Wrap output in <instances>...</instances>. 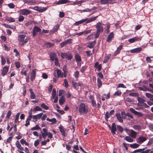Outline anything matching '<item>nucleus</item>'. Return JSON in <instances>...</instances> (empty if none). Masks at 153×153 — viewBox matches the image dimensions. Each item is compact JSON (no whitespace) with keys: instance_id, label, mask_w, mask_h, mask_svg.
I'll return each instance as SVG.
<instances>
[{"instance_id":"obj_45","label":"nucleus","mask_w":153,"mask_h":153,"mask_svg":"<svg viewBox=\"0 0 153 153\" xmlns=\"http://www.w3.org/2000/svg\"><path fill=\"white\" fill-rule=\"evenodd\" d=\"M7 20L11 22H15V19L12 17H9L7 19Z\"/></svg>"},{"instance_id":"obj_2","label":"nucleus","mask_w":153,"mask_h":153,"mask_svg":"<svg viewBox=\"0 0 153 153\" xmlns=\"http://www.w3.org/2000/svg\"><path fill=\"white\" fill-rule=\"evenodd\" d=\"M26 37V35L23 34L19 35L18 36V39L21 45L23 46L30 40V38L29 37H27L25 39Z\"/></svg>"},{"instance_id":"obj_39","label":"nucleus","mask_w":153,"mask_h":153,"mask_svg":"<svg viewBox=\"0 0 153 153\" xmlns=\"http://www.w3.org/2000/svg\"><path fill=\"white\" fill-rule=\"evenodd\" d=\"M33 110L35 111H42V109L41 108L38 106H37L34 108Z\"/></svg>"},{"instance_id":"obj_52","label":"nucleus","mask_w":153,"mask_h":153,"mask_svg":"<svg viewBox=\"0 0 153 153\" xmlns=\"http://www.w3.org/2000/svg\"><path fill=\"white\" fill-rule=\"evenodd\" d=\"M153 143V138L150 139L148 143L147 144V146H149L151 145Z\"/></svg>"},{"instance_id":"obj_22","label":"nucleus","mask_w":153,"mask_h":153,"mask_svg":"<svg viewBox=\"0 0 153 153\" xmlns=\"http://www.w3.org/2000/svg\"><path fill=\"white\" fill-rule=\"evenodd\" d=\"M59 28V25L57 24L55 25L53 28V29L50 31V33L51 34H53L54 32L56 31Z\"/></svg>"},{"instance_id":"obj_46","label":"nucleus","mask_w":153,"mask_h":153,"mask_svg":"<svg viewBox=\"0 0 153 153\" xmlns=\"http://www.w3.org/2000/svg\"><path fill=\"white\" fill-rule=\"evenodd\" d=\"M97 85L99 88L101 87L102 85V83L101 80L99 79L98 78L97 79Z\"/></svg>"},{"instance_id":"obj_49","label":"nucleus","mask_w":153,"mask_h":153,"mask_svg":"<svg viewBox=\"0 0 153 153\" xmlns=\"http://www.w3.org/2000/svg\"><path fill=\"white\" fill-rule=\"evenodd\" d=\"M1 65H3L5 64V63H6L5 59L2 56H1Z\"/></svg>"},{"instance_id":"obj_34","label":"nucleus","mask_w":153,"mask_h":153,"mask_svg":"<svg viewBox=\"0 0 153 153\" xmlns=\"http://www.w3.org/2000/svg\"><path fill=\"white\" fill-rule=\"evenodd\" d=\"M95 67L97 69L98 71H100L101 69V64H99L98 62H97L95 65Z\"/></svg>"},{"instance_id":"obj_32","label":"nucleus","mask_w":153,"mask_h":153,"mask_svg":"<svg viewBox=\"0 0 153 153\" xmlns=\"http://www.w3.org/2000/svg\"><path fill=\"white\" fill-rule=\"evenodd\" d=\"M116 116L117 118V119L121 123L123 122V120L122 118L121 117L120 114V113H117L116 115Z\"/></svg>"},{"instance_id":"obj_24","label":"nucleus","mask_w":153,"mask_h":153,"mask_svg":"<svg viewBox=\"0 0 153 153\" xmlns=\"http://www.w3.org/2000/svg\"><path fill=\"white\" fill-rule=\"evenodd\" d=\"M114 34L113 32L111 33L107 37L106 41L107 42H109L113 38Z\"/></svg>"},{"instance_id":"obj_37","label":"nucleus","mask_w":153,"mask_h":153,"mask_svg":"<svg viewBox=\"0 0 153 153\" xmlns=\"http://www.w3.org/2000/svg\"><path fill=\"white\" fill-rule=\"evenodd\" d=\"M140 146L139 144H138L136 143L131 144L130 145V147L132 148L135 149L138 148Z\"/></svg>"},{"instance_id":"obj_29","label":"nucleus","mask_w":153,"mask_h":153,"mask_svg":"<svg viewBox=\"0 0 153 153\" xmlns=\"http://www.w3.org/2000/svg\"><path fill=\"white\" fill-rule=\"evenodd\" d=\"M96 41H94L93 42L89 43L87 45V47L90 48H92L94 47L96 43Z\"/></svg>"},{"instance_id":"obj_3","label":"nucleus","mask_w":153,"mask_h":153,"mask_svg":"<svg viewBox=\"0 0 153 153\" xmlns=\"http://www.w3.org/2000/svg\"><path fill=\"white\" fill-rule=\"evenodd\" d=\"M17 12L21 15H27L30 14L31 11L26 9H23L18 10Z\"/></svg>"},{"instance_id":"obj_63","label":"nucleus","mask_w":153,"mask_h":153,"mask_svg":"<svg viewBox=\"0 0 153 153\" xmlns=\"http://www.w3.org/2000/svg\"><path fill=\"white\" fill-rule=\"evenodd\" d=\"M91 9H90L89 8H86L85 9L81 10V12H89L91 11Z\"/></svg>"},{"instance_id":"obj_30","label":"nucleus","mask_w":153,"mask_h":153,"mask_svg":"<svg viewBox=\"0 0 153 153\" xmlns=\"http://www.w3.org/2000/svg\"><path fill=\"white\" fill-rule=\"evenodd\" d=\"M72 85L73 86V87L76 89L77 90L79 89L78 83L76 82H74V80H73L72 82Z\"/></svg>"},{"instance_id":"obj_18","label":"nucleus","mask_w":153,"mask_h":153,"mask_svg":"<svg viewBox=\"0 0 153 153\" xmlns=\"http://www.w3.org/2000/svg\"><path fill=\"white\" fill-rule=\"evenodd\" d=\"M142 49L140 47H138L130 50L131 53H137L140 51Z\"/></svg>"},{"instance_id":"obj_21","label":"nucleus","mask_w":153,"mask_h":153,"mask_svg":"<svg viewBox=\"0 0 153 153\" xmlns=\"http://www.w3.org/2000/svg\"><path fill=\"white\" fill-rule=\"evenodd\" d=\"M122 48L123 45H120L119 47L117 48V50L115 51L114 53L115 56H116L120 53Z\"/></svg>"},{"instance_id":"obj_25","label":"nucleus","mask_w":153,"mask_h":153,"mask_svg":"<svg viewBox=\"0 0 153 153\" xmlns=\"http://www.w3.org/2000/svg\"><path fill=\"white\" fill-rule=\"evenodd\" d=\"M56 71L57 76L58 77H60L62 78L63 77V73L60 70L58 69H56Z\"/></svg>"},{"instance_id":"obj_55","label":"nucleus","mask_w":153,"mask_h":153,"mask_svg":"<svg viewBox=\"0 0 153 153\" xmlns=\"http://www.w3.org/2000/svg\"><path fill=\"white\" fill-rule=\"evenodd\" d=\"M140 153H153V151H151L150 149H147L140 152Z\"/></svg>"},{"instance_id":"obj_44","label":"nucleus","mask_w":153,"mask_h":153,"mask_svg":"<svg viewBox=\"0 0 153 153\" xmlns=\"http://www.w3.org/2000/svg\"><path fill=\"white\" fill-rule=\"evenodd\" d=\"M39 129H40V128L38 125H36L35 126L31 128V130L32 131L35 130H39Z\"/></svg>"},{"instance_id":"obj_56","label":"nucleus","mask_w":153,"mask_h":153,"mask_svg":"<svg viewBox=\"0 0 153 153\" xmlns=\"http://www.w3.org/2000/svg\"><path fill=\"white\" fill-rule=\"evenodd\" d=\"M117 128L118 130L121 132H122L123 131V128L122 127L119 125L117 126Z\"/></svg>"},{"instance_id":"obj_1","label":"nucleus","mask_w":153,"mask_h":153,"mask_svg":"<svg viewBox=\"0 0 153 153\" xmlns=\"http://www.w3.org/2000/svg\"><path fill=\"white\" fill-rule=\"evenodd\" d=\"M79 111L80 115L87 114L88 112V106L84 103H81L79 106Z\"/></svg>"},{"instance_id":"obj_27","label":"nucleus","mask_w":153,"mask_h":153,"mask_svg":"<svg viewBox=\"0 0 153 153\" xmlns=\"http://www.w3.org/2000/svg\"><path fill=\"white\" fill-rule=\"evenodd\" d=\"M133 138H132L131 136H126L125 137V139L127 141L132 143L134 141Z\"/></svg>"},{"instance_id":"obj_4","label":"nucleus","mask_w":153,"mask_h":153,"mask_svg":"<svg viewBox=\"0 0 153 153\" xmlns=\"http://www.w3.org/2000/svg\"><path fill=\"white\" fill-rule=\"evenodd\" d=\"M30 8L32 9H34L35 10L37 11L40 12H43L46 10V9L45 7H41L39 6L31 7H30Z\"/></svg>"},{"instance_id":"obj_42","label":"nucleus","mask_w":153,"mask_h":153,"mask_svg":"<svg viewBox=\"0 0 153 153\" xmlns=\"http://www.w3.org/2000/svg\"><path fill=\"white\" fill-rule=\"evenodd\" d=\"M20 143L22 144H25V145L28 146L29 143H27L26 141L23 139H22L20 140Z\"/></svg>"},{"instance_id":"obj_53","label":"nucleus","mask_w":153,"mask_h":153,"mask_svg":"<svg viewBox=\"0 0 153 153\" xmlns=\"http://www.w3.org/2000/svg\"><path fill=\"white\" fill-rule=\"evenodd\" d=\"M66 58L69 60H71L72 59V57L70 53H66Z\"/></svg>"},{"instance_id":"obj_13","label":"nucleus","mask_w":153,"mask_h":153,"mask_svg":"<svg viewBox=\"0 0 153 153\" xmlns=\"http://www.w3.org/2000/svg\"><path fill=\"white\" fill-rule=\"evenodd\" d=\"M130 136L133 139H135L137 137V132L132 129H130V132L129 133Z\"/></svg>"},{"instance_id":"obj_51","label":"nucleus","mask_w":153,"mask_h":153,"mask_svg":"<svg viewBox=\"0 0 153 153\" xmlns=\"http://www.w3.org/2000/svg\"><path fill=\"white\" fill-rule=\"evenodd\" d=\"M121 94V92L120 91L118 90L117 91H116L114 93V94L113 95L114 96H119Z\"/></svg>"},{"instance_id":"obj_62","label":"nucleus","mask_w":153,"mask_h":153,"mask_svg":"<svg viewBox=\"0 0 153 153\" xmlns=\"http://www.w3.org/2000/svg\"><path fill=\"white\" fill-rule=\"evenodd\" d=\"M126 88V87L123 84H119L117 85V88Z\"/></svg>"},{"instance_id":"obj_36","label":"nucleus","mask_w":153,"mask_h":153,"mask_svg":"<svg viewBox=\"0 0 153 153\" xmlns=\"http://www.w3.org/2000/svg\"><path fill=\"white\" fill-rule=\"evenodd\" d=\"M2 25L6 27L7 28H9L13 29H14L15 28V27H11L10 25L7 24H2Z\"/></svg>"},{"instance_id":"obj_28","label":"nucleus","mask_w":153,"mask_h":153,"mask_svg":"<svg viewBox=\"0 0 153 153\" xmlns=\"http://www.w3.org/2000/svg\"><path fill=\"white\" fill-rule=\"evenodd\" d=\"M16 145L19 149L21 150H24L23 148L21 146V145L20 144L19 142L17 140L16 143Z\"/></svg>"},{"instance_id":"obj_16","label":"nucleus","mask_w":153,"mask_h":153,"mask_svg":"<svg viewBox=\"0 0 153 153\" xmlns=\"http://www.w3.org/2000/svg\"><path fill=\"white\" fill-rule=\"evenodd\" d=\"M43 113H41L36 115H33V119L35 121H37L38 119H40L43 115Z\"/></svg>"},{"instance_id":"obj_47","label":"nucleus","mask_w":153,"mask_h":153,"mask_svg":"<svg viewBox=\"0 0 153 153\" xmlns=\"http://www.w3.org/2000/svg\"><path fill=\"white\" fill-rule=\"evenodd\" d=\"M138 103H142L145 101V100L142 97H138L137 98Z\"/></svg>"},{"instance_id":"obj_48","label":"nucleus","mask_w":153,"mask_h":153,"mask_svg":"<svg viewBox=\"0 0 153 153\" xmlns=\"http://www.w3.org/2000/svg\"><path fill=\"white\" fill-rule=\"evenodd\" d=\"M20 114L19 112L16 115V118L14 120V122L16 123L18 121V119L20 115Z\"/></svg>"},{"instance_id":"obj_38","label":"nucleus","mask_w":153,"mask_h":153,"mask_svg":"<svg viewBox=\"0 0 153 153\" xmlns=\"http://www.w3.org/2000/svg\"><path fill=\"white\" fill-rule=\"evenodd\" d=\"M75 58L77 62H79L81 60L80 56L78 54H76L75 55Z\"/></svg>"},{"instance_id":"obj_31","label":"nucleus","mask_w":153,"mask_h":153,"mask_svg":"<svg viewBox=\"0 0 153 153\" xmlns=\"http://www.w3.org/2000/svg\"><path fill=\"white\" fill-rule=\"evenodd\" d=\"M65 101V97L63 96H61L59 100V104L60 105H62Z\"/></svg>"},{"instance_id":"obj_60","label":"nucleus","mask_w":153,"mask_h":153,"mask_svg":"<svg viewBox=\"0 0 153 153\" xmlns=\"http://www.w3.org/2000/svg\"><path fill=\"white\" fill-rule=\"evenodd\" d=\"M29 115L28 117L27 118V120L30 121L31 120V119L33 118V115H32V114L31 113H29Z\"/></svg>"},{"instance_id":"obj_12","label":"nucleus","mask_w":153,"mask_h":153,"mask_svg":"<svg viewBox=\"0 0 153 153\" xmlns=\"http://www.w3.org/2000/svg\"><path fill=\"white\" fill-rule=\"evenodd\" d=\"M71 2V1L68 0H59L58 1L55 2V4L57 5L61 4H65L68 3H70Z\"/></svg>"},{"instance_id":"obj_40","label":"nucleus","mask_w":153,"mask_h":153,"mask_svg":"<svg viewBox=\"0 0 153 153\" xmlns=\"http://www.w3.org/2000/svg\"><path fill=\"white\" fill-rule=\"evenodd\" d=\"M41 107L42 108L46 110H48L49 109L48 107L44 103H42L41 104Z\"/></svg>"},{"instance_id":"obj_26","label":"nucleus","mask_w":153,"mask_h":153,"mask_svg":"<svg viewBox=\"0 0 153 153\" xmlns=\"http://www.w3.org/2000/svg\"><path fill=\"white\" fill-rule=\"evenodd\" d=\"M8 67L7 66H5L4 67L2 71V74L3 76L6 74L8 71Z\"/></svg>"},{"instance_id":"obj_54","label":"nucleus","mask_w":153,"mask_h":153,"mask_svg":"<svg viewBox=\"0 0 153 153\" xmlns=\"http://www.w3.org/2000/svg\"><path fill=\"white\" fill-rule=\"evenodd\" d=\"M83 19L81 20L76 22L75 23V25H78L80 24H82L84 22Z\"/></svg>"},{"instance_id":"obj_41","label":"nucleus","mask_w":153,"mask_h":153,"mask_svg":"<svg viewBox=\"0 0 153 153\" xmlns=\"http://www.w3.org/2000/svg\"><path fill=\"white\" fill-rule=\"evenodd\" d=\"M134 129L136 130H140L141 129V126L139 125L134 126H133Z\"/></svg>"},{"instance_id":"obj_14","label":"nucleus","mask_w":153,"mask_h":153,"mask_svg":"<svg viewBox=\"0 0 153 153\" xmlns=\"http://www.w3.org/2000/svg\"><path fill=\"white\" fill-rule=\"evenodd\" d=\"M41 30V29L39 27L36 26L34 27L33 30V36H35L36 34L37 33L40 32Z\"/></svg>"},{"instance_id":"obj_43","label":"nucleus","mask_w":153,"mask_h":153,"mask_svg":"<svg viewBox=\"0 0 153 153\" xmlns=\"http://www.w3.org/2000/svg\"><path fill=\"white\" fill-rule=\"evenodd\" d=\"M30 98L31 99H34L36 97V95H35L33 92L31 90H30Z\"/></svg>"},{"instance_id":"obj_35","label":"nucleus","mask_w":153,"mask_h":153,"mask_svg":"<svg viewBox=\"0 0 153 153\" xmlns=\"http://www.w3.org/2000/svg\"><path fill=\"white\" fill-rule=\"evenodd\" d=\"M59 129L60 132L61 133L62 135L64 136L65 135V131L63 128L62 126L61 125L59 127Z\"/></svg>"},{"instance_id":"obj_15","label":"nucleus","mask_w":153,"mask_h":153,"mask_svg":"<svg viewBox=\"0 0 153 153\" xmlns=\"http://www.w3.org/2000/svg\"><path fill=\"white\" fill-rule=\"evenodd\" d=\"M30 79L32 81H33L36 75V70L35 69L33 70L31 73L30 74Z\"/></svg>"},{"instance_id":"obj_59","label":"nucleus","mask_w":153,"mask_h":153,"mask_svg":"<svg viewBox=\"0 0 153 153\" xmlns=\"http://www.w3.org/2000/svg\"><path fill=\"white\" fill-rule=\"evenodd\" d=\"M64 82L65 84V87L66 88H68L69 85L68 81L66 79H64Z\"/></svg>"},{"instance_id":"obj_57","label":"nucleus","mask_w":153,"mask_h":153,"mask_svg":"<svg viewBox=\"0 0 153 153\" xmlns=\"http://www.w3.org/2000/svg\"><path fill=\"white\" fill-rule=\"evenodd\" d=\"M79 72L78 71H76L74 74V76L77 79L79 77Z\"/></svg>"},{"instance_id":"obj_6","label":"nucleus","mask_w":153,"mask_h":153,"mask_svg":"<svg viewBox=\"0 0 153 153\" xmlns=\"http://www.w3.org/2000/svg\"><path fill=\"white\" fill-rule=\"evenodd\" d=\"M147 140V138L143 136H140L136 140L137 143L139 144H141Z\"/></svg>"},{"instance_id":"obj_20","label":"nucleus","mask_w":153,"mask_h":153,"mask_svg":"<svg viewBox=\"0 0 153 153\" xmlns=\"http://www.w3.org/2000/svg\"><path fill=\"white\" fill-rule=\"evenodd\" d=\"M43 132L41 131V132L42 134V137L45 138L47 135H48V132L47 131V130L45 128H44L43 129Z\"/></svg>"},{"instance_id":"obj_8","label":"nucleus","mask_w":153,"mask_h":153,"mask_svg":"<svg viewBox=\"0 0 153 153\" xmlns=\"http://www.w3.org/2000/svg\"><path fill=\"white\" fill-rule=\"evenodd\" d=\"M97 17L98 16H96L94 17L91 18L90 19L86 18L85 19H83V21L84 22H85L86 23H89L96 20Z\"/></svg>"},{"instance_id":"obj_9","label":"nucleus","mask_w":153,"mask_h":153,"mask_svg":"<svg viewBox=\"0 0 153 153\" xmlns=\"http://www.w3.org/2000/svg\"><path fill=\"white\" fill-rule=\"evenodd\" d=\"M130 111L134 114L139 117H142L143 116L142 113L137 112L136 111L132 108H130Z\"/></svg>"},{"instance_id":"obj_58","label":"nucleus","mask_w":153,"mask_h":153,"mask_svg":"<svg viewBox=\"0 0 153 153\" xmlns=\"http://www.w3.org/2000/svg\"><path fill=\"white\" fill-rule=\"evenodd\" d=\"M8 6L11 9H13L15 7V5L12 3H10L7 4Z\"/></svg>"},{"instance_id":"obj_19","label":"nucleus","mask_w":153,"mask_h":153,"mask_svg":"<svg viewBox=\"0 0 153 153\" xmlns=\"http://www.w3.org/2000/svg\"><path fill=\"white\" fill-rule=\"evenodd\" d=\"M50 59L52 61H54L57 59L56 55L54 52H53L51 53L50 55Z\"/></svg>"},{"instance_id":"obj_61","label":"nucleus","mask_w":153,"mask_h":153,"mask_svg":"<svg viewBox=\"0 0 153 153\" xmlns=\"http://www.w3.org/2000/svg\"><path fill=\"white\" fill-rule=\"evenodd\" d=\"M143 149H138L136 150H134L133 152H131V153H139L141 152Z\"/></svg>"},{"instance_id":"obj_23","label":"nucleus","mask_w":153,"mask_h":153,"mask_svg":"<svg viewBox=\"0 0 153 153\" xmlns=\"http://www.w3.org/2000/svg\"><path fill=\"white\" fill-rule=\"evenodd\" d=\"M111 131L113 134H115V131H116V125L114 123H113L112 124Z\"/></svg>"},{"instance_id":"obj_5","label":"nucleus","mask_w":153,"mask_h":153,"mask_svg":"<svg viewBox=\"0 0 153 153\" xmlns=\"http://www.w3.org/2000/svg\"><path fill=\"white\" fill-rule=\"evenodd\" d=\"M102 24L100 22H98L96 25V28L97 29V31L100 32H102L103 30Z\"/></svg>"},{"instance_id":"obj_7","label":"nucleus","mask_w":153,"mask_h":153,"mask_svg":"<svg viewBox=\"0 0 153 153\" xmlns=\"http://www.w3.org/2000/svg\"><path fill=\"white\" fill-rule=\"evenodd\" d=\"M116 0H101L100 3L102 4H111L114 3Z\"/></svg>"},{"instance_id":"obj_33","label":"nucleus","mask_w":153,"mask_h":153,"mask_svg":"<svg viewBox=\"0 0 153 153\" xmlns=\"http://www.w3.org/2000/svg\"><path fill=\"white\" fill-rule=\"evenodd\" d=\"M46 120L50 122H52V124H55L56 122V119L55 118H53L51 119H50L48 118L46 119Z\"/></svg>"},{"instance_id":"obj_17","label":"nucleus","mask_w":153,"mask_h":153,"mask_svg":"<svg viewBox=\"0 0 153 153\" xmlns=\"http://www.w3.org/2000/svg\"><path fill=\"white\" fill-rule=\"evenodd\" d=\"M137 105L138 107H139L141 109H143L144 108H146L148 107V105L144 102L142 103H138Z\"/></svg>"},{"instance_id":"obj_64","label":"nucleus","mask_w":153,"mask_h":153,"mask_svg":"<svg viewBox=\"0 0 153 153\" xmlns=\"http://www.w3.org/2000/svg\"><path fill=\"white\" fill-rule=\"evenodd\" d=\"M149 128V129L151 131H153V124H150L148 125Z\"/></svg>"},{"instance_id":"obj_10","label":"nucleus","mask_w":153,"mask_h":153,"mask_svg":"<svg viewBox=\"0 0 153 153\" xmlns=\"http://www.w3.org/2000/svg\"><path fill=\"white\" fill-rule=\"evenodd\" d=\"M134 101L133 99L129 97H127L124 100V102L127 106H129V104H132Z\"/></svg>"},{"instance_id":"obj_50","label":"nucleus","mask_w":153,"mask_h":153,"mask_svg":"<svg viewBox=\"0 0 153 153\" xmlns=\"http://www.w3.org/2000/svg\"><path fill=\"white\" fill-rule=\"evenodd\" d=\"M24 17L22 15H20L18 18V21L19 22H22L24 21Z\"/></svg>"},{"instance_id":"obj_11","label":"nucleus","mask_w":153,"mask_h":153,"mask_svg":"<svg viewBox=\"0 0 153 153\" xmlns=\"http://www.w3.org/2000/svg\"><path fill=\"white\" fill-rule=\"evenodd\" d=\"M141 39V37H134L128 40V41L130 43L134 42L136 41H140Z\"/></svg>"}]
</instances>
